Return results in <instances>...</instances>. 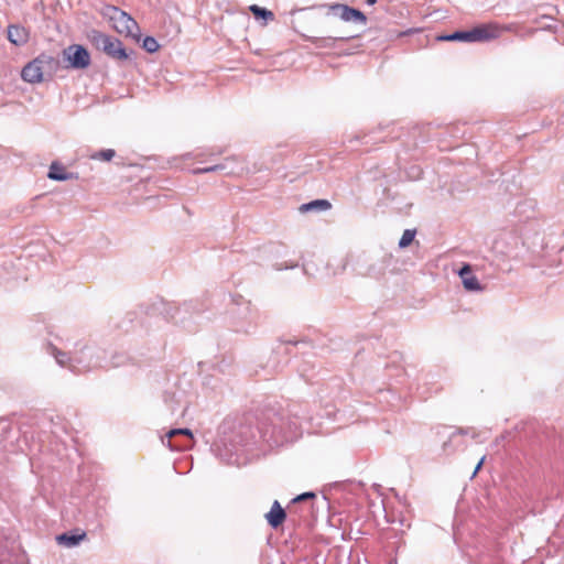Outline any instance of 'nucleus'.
Returning a JSON list of instances; mask_svg holds the SVG:
<instances>
[{
	"label": "nucleus",
	"mask_w": 564,
	"mask_h": 564,
	"mask_svg": "<svg viewBox=\"0 0 564 564\" xmlns=\"http://www.w3.org/2000/svg\"><path fill=\"white\" fill-rule=\"evenodd\" d=\"M56 362L62 367H67L75 373H84L96 368L119 367L124 364L126 356L113 355L110 361H107V351L98 346H85L72 355L53 349Z\"/></svg>",
	"instance_id": "obj_1"
},
{
	"label": "nucleus",
	"mask_w": 564,
	"mask_h": 564,
	"mask_svg": "<svg viewBox=\"0 0 564 564\" xmlns=\"http://www.w3.org/2000/svg\"><path fill=\"white\" fill-rule=\"evenodd\" d=\"M264 442L270 446H279L284 442H292L300 435V422L284 413H273L259 426Z\"/></svg>",
	"instance_id": "obj_2"
},
{
	"label": "nucleus",
	"mask_w": 564,
	"mask_h": 564,
	"mask_svg": "<svg viewBox=\"0 0 564 564\" xmlns=\"http://www.w3.org/2000/svg\"><path fill=\"white\" fill-rule=\"evenodd\" d=\"M87 36L97 50L104 52L110 58L119 62L127 61L129 58V54L120 40L98 30H90Z\"/></svg>",
	"instance_id": "obj_3"
},
{
	"label": "nucleus",
	"mask_w": 564,
	"mask_h": 564,
	"mask_svg": "<svg viewBox=\"0 0 564 564\" xmlns=\"http://www.w3.org/2000/svg\"><path fill=\"white\" fill-rule=\"evenodd\" d=\"M107 15L112 22L113 29L124 36L131 37L135 41L140 40V28L137 21L117 7H108Z\"/></svg>",
	"instance_id": "obj_4"
},
{
	"label": "nucleus",
	"mask_w": 564,
	"mask_h": 564,
	"mask_svg": "<svg viewBox=\"0 0 564 564\" xmlns=\"http://www.w3.org/2000/svg\"><path fill=\"white\" fill-rule=\"evenodd\" d=\"M499 36V30L495 25H479L471 30L456 31L452 34L441 36L443 41H460V42H487Z\"/></svg>",
	"instance_id": "obj_5"
},
{
	"label": "nucleus",
	"mask_w": 564,
	"mask_h": 564,
	"mask_svg": "<svg viewBox=\"0 0 564 564\" xmlns=\"http://www.w3.org/2000/svg\"><path fill=\"white\" fill-rule=\"evenodd\" d=\"M63 56L68 62V67L75 69H84L90 65V55L82 45L68 46L63 51Z\"/></svg>",
	"instance_id": "obj_6"
},
{
	"label": "nucleus",
	"mask_w": 564,
	"mask_h": 564,
	"mask_svg": "<svg viewBox=\"0 0 564 564\" xmlns=\"http://www.w3.org/2000/svg\"><path fill=\"white\" fill-rule=\"evenodd\" d=\"M329 12L345 22H355L365 25L367 23L366 15L355 8L343 3H334L327 6Z\"/></svg>",
	"instance_id": "obj_7"
},
{
	"label": "nucleus",
	"mask_w": 564,
	"mask_h": 564,
	"mask_svg": "<svg viewBox=\"0 0 564 564\" xmlns=\"http://www.w3.org/2000/svg\"><path fill=\"white\" fill-rule=\"evenodd\" d=\"M21 77L26 83L39 84L42 83L46 76L43 73V68L33 59L22 68Z\"/></svg>",
	"instance_id": "obj_8"
},
{
	"label": "nucleus",
	"mask_w": 564,
	"mask_h": 564,
	"mask_svg": "<svg viewBox=\"0 0 564 564\" xmlns=\"http://www.w3.org/2000/svg\"><path fill=\"white\" fill-rule=\"evenodd\" d=\"M286 512L281 507L280 502L278 500H274L270 511L265 514V519L268 523L273 528H279L285 520Z\"/></svg>",
	"instance_id": "obj_9"
},
{
	"label": "nucleus",
	"mask_w": 564,
	"mask_h": 564,
	"mask_svg": "<svg viewBox=\"0 0 564 564\" xmlns=\"http://www.w3.org/2000/svg\"><path fill=\"white\" fill-rule=\"evenodd\" d=\"M34 59L40 65V67L43 68V73L47 77H52L59 67V61L48 54H41Z\"/></svg>",
	"instance_id": "obj_10"
},
{
	"label": "nucleus",
	"mask_w": 564,
	"mask_h": 564,
	"mask_svg": "<svg viewBox=\"0 0 564 564\" xmlns=\"http://www.w3.org/2000/svg\"><path fill=\"white\" fill-rule=\"evenodd\" d=\"M85 539L86 532L80 530H76L74 532H66L56 536L57 543L66 547L77 546Z\"/></svg>",
	"instance_id": "obj_11"
},
{
	"label": "nucleus",
	"mask_w": 564,
	"mask_h": 564,
	"mask_svg": "<svg viewBox=\"0 0 564 564\" xmlns=\"http://www.w3.org/2000/svg\"><path fill=\"white\" fill-rule=\"evenodd\" d=\"M390 262H391V258L384 256V257L376 260L373 263H371L368 267L366 274L371 278H375V279H380L386 274V271L389 268Z\"/></svg>",
	"instance_id": "obj_12"
},
{
	"label": "nucleus",
	"mask_w": 564,
	"mask_h": 564,
	"mask_svg": "<svg viewBox=\"0 0 564 564\" xmlns=\"http://www.w3.org/2000/svg\"><path fill=\"white\" fill-rule=\"evenodd\" d=\"M47 177L53 181H67L74 177L73 173L66 171V169L58 162H53L50 166Z\"/></svg>",
	"instance_id": "obj_13"
},
{
	"label": "nucleus",
	"mask_w": 564,
	"mask_h": 564,
	"mask_svg": "<svg viewBox=\"0 0 564 564\" xmlns=\"http://www.w3.org/2000/svg\"><path fill=\"white\" fill-rule=\"evenodd\" d=\"M8 39L15 45H22L28 40V33L24 28L18 25H10L8 28Z\"/></svg>",
	"instance_id": "obj_14"
},
{
	"label": "nucleus",
	"mask_w": 564,
	"mask_h": 564,
	"mask_svg": "<svg viewBox=\"0 0 564 564\" xmlns=\"http://www.w3.org/2000/svg\"><path fill=\"white\" fill-rule=\"evenodd\" d=\"M332 204L327 199H315L310 203L302 204L300 206V212H325L330 209Z\"/></svg>",
	"instance_id": "obj_15"
},
{
	"label": "nucleus",
	"mask_w": 564,
	"mask_h": 564,
	"mask_svg": "<svg viewBox=\"0 0 564 564\" xmlns=\"http://www.w3.org/2000/svg\"><path fill=\"white\" fill-rule=\"evenodd\" d=\"M191 310L192 303H183L180 306L171 307V310L167 311V314L175 323L183 324L185 322V314H187Z\"/></svg>",
	"instance_id": "obj_16"
},
{
	"label": "nucleus",
	"mask_w": 564,
	"mask_h": 564,
	"mask_svg": "<svg viewBox=\"0 0 564 564\" xmlns=\"http://www.w3.org/2000/svg\"><path fill=\"white\" fill-rule=\"evenodd\" d=\"M176 435H186L187 437L193 438L192 431L188 429H173V430L169 431L166 434V437H167L166 445L173 451H178V449H182L185 447V445H178V444L172 443L171 438ZM162 443L165 444V441L162 440Z\"/></svg>",
	"instance_id": "obj_17"
},
{
	"label": "nucleus",
	"mask_w": 564,
	"mask_h": 564,
	"mask_svg": "<svg viewBox=\"0 0 564 564\" xmlns=\"http://www.w3.org/2000/svg\"><path fill=\"white\" fill-rule=\"evenodd\" d=\"M249 10L257 20L263 19L265 22L274 20L273 12L265 8L259 7L257 4H252L249 7Z\"/></svg>",
	"instance_id": "obj_18"
},
{
	"label": "nucleus",
	"mask_w": 564,
	"mask_h": 564,
	"mask_svg": "<svg viewBox=\"0 0 564 564\" xmlns=\"http://www.w3.org/2000/svg\"><path fill=\"white\" fill-rule=\"evenodd\" d=\"M462 283L465 290L469 292H481L484 290V286L480 284V282L475 275H471L468 279L464 278V281Z\"/></svg>",
	"instance_id": "obj_19"
},
{
	"label": "nucleus",
	"mask_w": 564,
	"mask_h": 564,
	"mask_svg": "<svg viewBox=\"0 0 564 564\" xmlns=\"http://www.w3.org/2000/svg\"><path fill=\"white\" fill-rule=\"evenodd\" d=\"M116 155L115 150L106 149L89 155L91 160L110 161Z\"/></svg>",
	"instance_id": "obj_20"
},
{
	"label": "nucleus",
	"mask_w": 564,
	"mask_h": 564,
	"mask_svg": "<svg viewBox=\"0 0 564 564\" xmlns=\"http://www.w3.org/2000/svg\"><path fill=\"white\" fill-rule=\"evenodd\" d=\"M415 234L416 232L413 229H405L399 240V247L401 249L409 247L414 240Z\"/></svg>",
	"instance_id": "obj_21"
},
{
	"label": "nucleus",
	"mask_w": 564,
	"mask_h": 564,
	"mask_svg": "<svg viewBox=\"0 0 564 564\" xmlns=\"http://www.w3.org/2000/svg\"><path fill=\"white\" fill-rule=\"evenodd\" d=\"M0 564H15L11 558V552L3 545L2 538H0Z\"/></svg>",
	"instance_id": "obj_22"
},
{
	"label": "nucleus",
	"mask_w": 564,
	"mask_h": 564,
	"mask_svg": "<svg viewBox=\"0 0 564 564\" xmlns=\"http://www.w3.org/2000/svg\"><path fill=\"white\" fill-rule=\"evenodd\" d=\"M142 47L148 53H154V52H156L159 50L160 45H159L158 41L153 36H147L143 40Z\"/></svg>",
	"instance_id": "obj_23"
},
{
	"label": "nucleus",
	"mask_w": 564,
	"mask_h": 564,
	"mask_svg": "<svg viewBox=\"0 0 564 564\" xmlns=\"http://www.w3.org/2000/svg\"><path fill=\"white\" fill-rule=\"evenodd\" d=\"M335 40L334 37H312L311 42L317 47H330Z\"/></svg>",
	"instance_id": "obj_24"
},
{
	"label": "nucleus",
	"mask_w": 564,
	"mask_h": 564,
	"mask_svg": "<svg viewBox=\"0 0 564 564\" xmlns=\"http://www.w3.org/2000/svg\"><path fill=\"white\" fill-rule=\"evenodd\" d=\"M224 170H226L225 164H216V165H210V166H206V167L195 169V170H193V173L200 174V173H210V172L224 171Z\"/></svg>",
	"instance_id": "obj_25"
},
{
	"label": "nucleus",
	"mask_w": 564,
	"mask_h": 564,
	"mask_svg": "<svg viewBox=\"0 0 564 564\" xmlns=\"http://www.w3.org/2000/svg\"><path fill=\"white\" fill-rule=\"evenodd\" d=\"M458 275L459 278L462 279V282L464 281V278L465 279H468L470 278L473 274V270H471V265L468 264V263H465L459 270H458Z\"/></svg>",
	"instance_id": "obj_26"
},
{
	"label": "nucleus",
	"mask_w": 564,
	"mask_h": 564,
	"mask_svg": "<svg viewBox=\"0 0 564 564\" xmlns=\"http://www.w3.org/2000/svg\"><path fill=\"white\" fill-rule=\"evenodd\" d=\"M313 498H315V494L312 491H307V492H303V494L296 496L291 502L296 503V502L304 501L307 499H313Z\"/></svg>",
	"instance_id": "obj_27"
},
{
	"label": "nucleus",
	"mask_w": 564,
	"mask_h": 564,
	"mask_svg": "<svg viewBox=\"0 0 564 564\" xmlns=\"http://www.w3.org/2000/svg\"><path fill=\"white\" fill-rule=\"evenodd\" d=\"M484 462H485V456L481 457V459L478 462L477 466L475 467V470L473 473V477L476 476V474L480 470Z\"/></svg>",
	"instance_id": "obj_28"
},
{
	"label": "nucleus",
	"mask_w": 564,
	"mask_h": 564,
	"mask_svg": "<svg viewBox=\"0 0 564 564\" xmlns=\"http://www.w3.org/2000/svg\"><path fill=\"white\" fill-rule=\"evenodd\" d=\"M236 330H237V332H246V333H247V332L249 330V327H246V326H243V325H242V326H237V327H236Z\"/></svg>",
	"instance_id": "obj_29"
},
{
	"label": "nucleus",
	"mask_w": 564,
	"mask_h": 564,
	"mask_svg": "<svg viewBox=\"0 0 564 564\" xmlns=\"http://www.w3.org/2000/svg\"><path fill=\"white\" fill-rule=\"evenodd\" d=\"M0 426L2 430H7L9 427V424L7 423V421H0Z\"/></svg>",
	"instance_id": "obj_30"
},
{
	"label": "nucleus",
	"mask_w": 564,
	"mask_h": 564,
	"mask_svg": "<svg viewBox=\"0 0 564 564\" xmlns=\"http://www.w3.org/2000/svg\"><path fill=\"white\" fill-rule=\"evenodd\" d=\"M176 412V408L174 405H171V413L174 414Z\"/></svg>",
	"instance_id": "obj_31"
},
{
	"label": "nucleus",
	"mask_w": 564,
	"mask_h": 564,
	"mask_svg": "<svg viewBox=\"0 0 564 564\" xmlns=\"http://www.w3.org/2000/svg\"><path fill=\"white\" fill-rule=\"evenodd\" d=\"M367 3H368V4H375V3H376V0H367Z\"/></svg>",
	"instance_id": "obj_32"
},
{
	"label": "nucleus",
	"mask_w": 564,
	"mask_h": 564,
	"mask_svg": "<svg viewBox=\"0 0 564 564\" xmlns=\"http://www.w3.org/2000/svg\"><path fill=\"white\" fill-rule=\"evenodd\" d=\"M457 433L459 434H466V432L464 430H459Z\"/></svg>",
	"instance_id": "obj_33"
}]
</instances>
